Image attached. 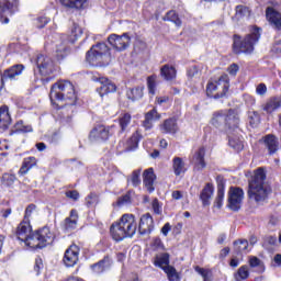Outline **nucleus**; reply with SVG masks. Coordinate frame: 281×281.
Returning <instances> with one entry per match:
<instances>
[{"instance_id": "obj_1", "label": "nucleus", "mask_w": 281, "mask_h": 281, "mask_svg": "<svg viewBox=\"0 0 281 281\" xmlns=\"http://www.w3.org/2000/svg\"><path fill=\"white\" fill-rule=\"evenodd\" d=\"M110 232L113 240L117 243L124 240V238H133L137 232V220H135V215L128 213L122 215L119 222L111 225Z\"/></svg>"}, {"instance_id": "obj_2", "label": "nucleus", "mask_w": 281, "mask_h": 281, "mask_svg": "<svg viewBox=\"0 0 281 281\" xmlns=\"http://www.w3.org/2000/svg\"><path fill=\"white\" fill-rule=\"evenodd\" d=\"M49 98L53 104H56V102H66L69 106H74L76 100H78L76 88H74V83L68 80H59L54 83L50 89Z\"/></svg>"}, {"instance_id": "obj_3", "label": "nucleus", "mask_w": 281, "mask_h": 281, "mask_svg": "<svg viewBox=\"0 0 281 281\" xmlns=\"http://www.w3.org/2000/svg\"><path fill=\"white\" fill-rule=\"evenodd\" d=\"M271 192V183L267 177H252L248 181V198L250 201H255L258 205L266 203Z\"/></svg>"}, {"instance_id": "obj_4", "label": "nucleus", "mask_w": 281, "mask_h": 281, "mask_svg": "<svg viewBox=\"0 0 281 281\" xmlns=\"http://www.w3.org/2000/svg\"><path fill=\"white\" fill-rule=\"evenodd\" d=\"M86 60L92 67H106L111 63V53L109 46L104 43H99L87 52Z\"/></svg>"}, {"instance_id": "obj_5", "label": "nucleus", "mask_w": 281, "mask_h": 281, "mask_svg": "<svg viewBox=\"0 0 281 281\" xmlns=\"http://www.w3.org/2000/svg\"><path fill=\"white\" fill-rule=\"evenodd\" d=\"M260 41V29H255L251 34L241 38L240 35H234L233 49L235 54H251L254 45Z\"/></svg>"}, {"instance_id": "obj_6", "label": "nucleus", "mask_w": 281, "mask_h": 281, "mask_svg": "<svg viewBox=\"0 0 281 281\" xmlns=\"http://www.w3.org/2000/svg\"><path fill=\"white\" fill-rule=\"evenodd\" d=\"M52 243H54V234H52L49 227H43L35 233H31L24 241L25 246L31 247V249H43Z\"/></svg>"}, {"instance_id": "obj_7", "label": "nucleus", "mask_w": 281, "mask_h": 281, "mask_svg": "<svg viewBox=\"0 0 281 281\" xmlns=\"http://www.w3.org/2000/svg\"><path fill=\"white\" fill-rule=\"evenodd\" d=\"M228 89L229 77H227V75H223L218 78V80L210 81L207 83L206 95L207 98H214V100H218L221 98H225Z\"/></svg>"}, {"instance_id": "obj_8", "label": "nucleus", "mask_w": 281, "mask_h": 281, "mask_svg": "<svg viewBox=\"0 0 281 281\" xmlns=\"http://www.w3.org/2000/svg\"><path fill=\"white\" fill-rule=\"evenodd\" d=\"M245 199V191L240 187H231L228 191V207L233 212H238Z\"/></svg>"}, {"instance_id": "obj_9", "label": "nucleus", "mask_w": 281, "mask_h": 281, "mask_svg": "<svg viewBox=\"0 0 281 281\" xmlns=\"http://www.w3.org/2000/svg\"><path fill=\"white\" fill-rule=\"evenodd\" d=\"M19 8L16 0H0V21L1 23H10V18Z\"/></svg>"}, {"instance_id": "obj_10", "label": "nucleus", "mask_w": 281, "mask_h": 281, "mask_svg": "<svg viewBox=\"0 0 281 281\" xmlns=\"http://www.w3.org/2000/svg\"><path fill=\"white\" fill-rule=\"evenodd\" d=\"M92 80L93 82H99L100 87L97 88V91L101 98L109 95V93H115L116 87L111 80H109V78L100 75H93Z\"/></svg>"}, {"instance_id": "obj_11", "label": "nucleus", "mask_w": 281, "mask_h": 281, "mask_svg": "<svg viewBox=\"0 0 281 281\" xmlns=\"http://www.w3.org/2000/svg\"><path fill=\"white\" fill-rule=\"evenodd\" d=\"M108 42L116 52H124L131 45V36L128 33L123 35L112 34L108 37Z\"/></svg>"}, {"instance_id": "obj_12", "label": "nucleus", "mask_w": 281, "mask_h": 281, "mask_svg": "<svg viewBox=\"0 0 281 281\" xmlns=\"http://www.w3.org/2000/svg\"><path fill=\"white\" fill-rule=\"evenodd\" d=\"M35 63L41 76H49V74H54V61H52V58L40 54L37 55Z\"/></svg>"}, {"instance_id": "obj_13", "label": "nucleus", "mask_w": 281, "mask_h": 281, "mask_svg": "<svg viewBox=\"0 0 281 281\" xmlns=\"http://www.w3.org/2000/svg\"><path fill=\"white\" fill-rule=\"evenodd\" d=\"M79 256H80V247H78V245L76 244L70 245L65 251L64 259H63L64 265L66 267H76V265H78Z\"/></svg>"}, {"instance_id": "obj_14", "label": "nucleus", "mask_w": 281, "mask_h": 281, "mask_svg": "<svg viewBox=\"0 0 281 281\" xmlns=\"http://www.w3.org/2000/svg\"><path fill=\"white\" fill-rule=\"evenodd\" d=\"M109 127L98 125L90 132L89 139L90 142H106V139H109Z\"/></svg>"}, {"instance_id": "obj_15", "label": "nucleus", "mask_w": 281, "mask_h": 281, "mask_svg": "<svg viewBox=\"0 0 281 281\" xmlns=\"http://www.w3.org/2000/svg\"><path fill=\"white\" fill-rule=\"evenodd\" d=\"M155 229V222L153 221V216L150 213L142 215L138 232L142 236H146V234H150Z\"/></svg>"}, {"instance_id": "obj_16", "label": "nucleus", "mask_w": 281, "mask_h": 281, "mask_svg": "<svg viewBox=\"0 0 281 281\" xmlns=\"http://www.w3.org/2000/svg\"><path fill=\"white\" fill-rule=\"evenodd\" d=\"M212 199H214V184L207 182L200 193V201L203 207H207L212 204Z\"/></svg>"}, {"instance_id": "obj_17", "label": "nucleus", "mask_w": 281, "mask_h": 281, "mask_svg": "<svg viewBox=\"0 0 281 281\" xmlns=\"http://www.w3.org/2000/svg\"><path fill=\"white\" fill-rule=\"evenodd\" d=\"M239 122L240 120L238 119V115L235 114L234 111L226 112V123L224 131H227L228 134L233 133V131L236 132V134H238V131H240L238 128Z\"/></svg>"}, {"instance_id": "obj_18", "label": "nucleus", "mask_w": 281, "mask_h": 281, "mask_svg": "<svg viewBox=\"0 0 281 281\" xmlns=\"http://www.w3.org/2000/svg\"><path fill=\"white\" fill-rule=\"evenodd\" d=\"M266 16L270 25H272L274 30H279L281 32V13L273 10L272 7H268L266 10Z\"/></svg>"}, {"instance_id": "obj_19", "label": "nucleus", "mask_w": 281, "mask_h": 281, "mask_svg": "<svg viewBox=\"0 0 281 281\" xmlns=\"http://www.w3.org/2000/svg\"><path fill=\"white\" fill-rule=\"evenodd\" d=\"M205 148L201 147L193 156L192 164L194 172H201L205 168Z\"/></svg>"}, {"instance_id": "obj_20", "label": "nucleus", "mask_w": 281, "mask_h": 281, "mask_svg": "<svg viewBox=\"0 0 281 281\" xmlns=\"http://www.w3.org/2000/svg\"><path fill=\"white\" fill-rule=\"evenodd\" d=\"M223 201H225V180L223 178L217 179V193L214 200V205L218 210L223 207Z\"/></svg>"}, {"instance_id": "obj_21", "label": "nucleus", "mask_w": 281, "mask_h": 281, "mask_svg": "<svg viewBox=\"0 0 281 281\" xmlns=\"http://www.w3.org/2000/svg\"><path fill=\"white\" fill-rule=\"evenodd\" d=\"M30 234H32V226L30 225L29 221L23 220L16 229L18 239L24 243Z\"/></svg>"}, {"instance_id": "obj_22", "label": "nucleus", "mask_w": 281, "mask_h": 281, "mask_svg": "<svg viewBox=\"0 0 281 281\" xmlns=\"http://www.w3.org/2000/svg\"><path fill=\"white\" fill-rule=\"evenodd\" d=\"M157 120H161V114L157 112V109L150 110L145 114V121L143 122L144 128H146V131H150L154 122H157Z\"/></svg>"}, {"instance_id": "obj_23", "label": "nucleus", "mask_w": 281, "mask_h": 281, "mask_svg": "<svg viewBox=\"0 0 281 281\" xmlns=\"http://www.w3.org/2000/svg\"><path fill=\"white\" fill-rule=\"evenodd\" d=\"M212 126L215 128H224L225 124H227V112H215L211 119Z\"/></svg>"}, {"instance_id": "obj_24", "label": "nucleus", "mask_w": 281, "mask_h": 281, "mask_svg": "<svg viewBox=\"0 0 281 281\" xmlns=\"http://www.w3.org/2000/svg\"><path fill=\"white\" fill-rule=\"evenodd\" d=\"M161 133H169L171 135H175L177 131H179V125L177 124V119H167L164 121V123L160 125Z\"/></svg>"}, {"instance_id": "obj_25", "label": "nucleus", "mask_w": 281, "mask_h": 281, "mask_svg": "<svg viewBox=\"0 0 281 281\" xmlns=\"http://www.w3.org/2000/svg\"><path fill=\"white\" fill-rule=\"evenodd\" d=\"M24 68L25 67L23 65H15L4 70V72L2 74V77L4 78V80H14L16 76H21V74H23Z\"/></svg>"}, {"instance_id": "obj_26", "label": "nucleus", "mask_w": 281, "mask_h": 281, "mask_svg": "<svg viewBox=\"0 0 281 281\" xmlns=\"http://www.w3.org/2000/svg\"><path fill=\"white\" fill-rule=\"evenodd\" d=\"M160 76L167 81L175 80L177 78V68L166 64L160 68Z\"/></svg>"}, {"instance_id": "obj_27", "label": "nucleus", "mask_w": 281, "mask_h": 281, "mask_svg": "<svg viewBox=\"0 0 281 281\" xmlns=\"http://www.w3.org/2000/svg\"><path fill=\"white\" fill-rule=\"evenodd\" d=\"M263 144L268 148L269 155H274V153H278V138H276V136L272 134L263 137Z\"/></svg>"}, {"instance_id": "obj_28", "label": "nucleus", "mask_w": 281, "mask_h": 281, "mask_svg": "<svg viewBox=\"0 0 281 281\" xmlns=\"http://www.w3.org/2000/svg\"><path fill=\"white\" fill-rule=\"evenodd\" d=\"M228 145L231 146V148H234V150L240 151L244 148V144H243V137L234 134V133H229L228 134Z\"/></svg>"}, {"instance_id": "obj_29", "label": "nucleus", "mask_w": 281, "mask_h": 281, "mask_svg": "<svg viewBox=\"0 0 281 281\" xmlns=\"http://www.w3.org/2000/svg\"><path fill=\"white\" fill-rule=\"evenodd\" d=\"M12 123V119L10 117V112H8V106L3 105L0 108V128H8Z\"/></svg>"}, {"instance_id": "obj_30", "label": "nucleus", "mask_w": 281, "mask_h": 281, "mask_svg": "<svg viewBox=\"0 0 281 281\" xmlns=\"http://www.w3.org/2000/svg\"><path fill=\"white\" fill-rule=\"evenodd\" d=\"M59 3L65 8H71L75 10H82L87 5V0H59Z\"/></svg>"}, {"instance_id": "obj_31", "label": "nucleus", "mask_w": 281, "mask_h": 281, "mask_svg": "<svg viewBox=\"0 0 281 281\" xmlns=\"http://www.w3.org/2000/svg\"><path fill=\"white\" fill-rule=\"evenodd\" d=\"M279 106H281L280 99L274 97V98L269 99L266 102V104L263 105V111H266V113L271 115V113L278 111Z\"/></svg>"}, {"instance_id": "obj_32", "label": "nucleus", "mask_w": 281, "mask_h": 281, "mask_svg": "<svg viewBox=\"0 0 281 281\" xmlns=\"http://www.w3.org/2000/svg\"><path fill=\"white\" fill-rule=\"evenodd\" d=\"M109 267H111V261L109 260V257H106L98 263L92 265L91 269L94 273H104Z\"/></svg>"}, {"instance_id": "obj_33", "label": "nucleus", "mask_w": 281, "mask_h": 281, "mask_svg": "<svg viewBox=\"0 0 281 281\" xmlns=\"http://www.w3.org/2000/svg\"><path fill=\"white\" fill-rule=\"evenodd\" d=\"M78 225V211L71 210L70 216L65 220L66 229H76Z\"/></svg>"}, {"instance_id": "obj_34", "label": "nucleus", "mask_w": 281, "mask_h": 281, "mask_svg": "<svg viewBox=\"0 0 281 281\" xmlns=\"http://www.w3.org/2000/svg\"><path fill=\"white\" fill-rule=\"evenodd\" d=\"M234 249L236 254H249V241L247 239H239L234 241Z\"/></svg>"}, {"instance_id": "obj_35", "label": "nucleus", "mask_w": 281, "mask_h": 281, "mask_svg": "<svg viewBox=\"0 0 281 281\" xmlns=\"http://www.w3.org/2000/svg\"><path fill=\"white\" fill-rule=\"evenodd\" d=\"M36 166V158L29 157L23 160L22 167L20 168V175H27L29 170H32Z\"/></svg>"}, {"instance_id": "obj_36", "label": "nucleus", "mask_w": 281, "mask_h": 281, "mask_svg": "<svg viewBox=\"0 0 281 281\" xmlns=\"http://www.w3.org/2000/svg\"><path fill=\"white\" fill-rule=\"evenodd\" d=\"M82 36V27L78 24H74L68 36V43H76Z\"/></svg>"}, {"instance_id": "obj_37", "label": "nucleus", "mask_w": 281, "mask_h": 281, "mask_svg": "<svg viewBox=\"0 0 281 281\" xmlns=\"http://www.w3.org/2000/svg\"><path fill=\"white\" fill-rule=\"evenodd\" d=\"M173 170L175 175L179 177V175H183L186 172V164L183 162V159L180 157L173 158Z\"/></svg>"}, {"instance_id": "obj_38", "label": "nucleus", "mask_w": 281, "mask_h": 281, "mask_svg": "<svg viewBox=\"0 0 281 281\" xmlns=\"http://www.w3.org/2000/svg\"><path fill=\"white\" fill-rule=\"evenodd\" d=\"M143 95H144V88L137 87V88H132L127 91V98L133 101L139 100L140 98H143Z\"/></svg>"}, {"instance_id": "obj_39", "label": "nucleus", "mask_w": 281, "mask_h": 281, "mask_svg": "<svg viewBox=\"0 0 281 281\" xmlns=\"http://www.w3.org/2000/svg\"><path fill=\"white\" fill-rule=\"evenodd\" d=\"M155 265L161 268L164 271V267H170V255L162 254L156 258Z\"/></svg>"}, {"instance_id": "obj_40", "label": "nucleus", "mask_w": 281, "mask_h": 281, "mask_svg": "<svg viewBox=\"0 0 281 281\" xmlns=\"http://www.w3.org/2000/svg\"><path fill=\"white\" fill-rule=\"evenodd\" d=\"M164 271L167 274L169 281H179V273L177 272V269H175V267L166 266L164 267Z\"/></svg>"}, {"instance_id": "obj_41", "label": "nucleus", "mask_w": 281, "mask_h": 281, "mask_svg": "<svg viewBox=\"0 0 281 281\" xmlns=\"http://www.w3.org/2000/svg\"><path fill=\"white\" fill-rule=\"evenodd\" d=\"M249 278V268L247 266H241L237 273H235V280L241 281L247 280Z\"/></svg>"}, {"instance_id": "obj_42", "label": "nucleus", "mask_w": 281, "mask_h": 281, "mask_svg": "<svg viewBox=\"0 0 281 281\" xmlns=\"http://www.w3.org/2000/svg\"><path fill=\"white\" fill-rule=\"evenodd\" d=\"M147 89L151 95H155L157 89V75H151L147 78Z\"/></svg>"}, {"instance_id": "obj_43", "label": "nucleus", "mask_w": 281, "mask_h": 281, "mask_svg": "<svg viewBox=\"0 0 281 281\" xmlns=\"http://www.w3.org/2000/svg\"><path fill=\"white\" fill-rule=\"evenodd\" d=\"M119 124L121 126V131H126L128 125L131 124V114L124 113L119 119Z\"/></svg>"}, {"instance_id": "obj_44", "label": "nucleus", "mask_w": 281, "mask_h": 281, "mask_svg": "<svg viewBox=\"0 0 281 281\" xmlns=\"http://www.w3.org/2000/svg\"><path fill=\"white\" fill-rule=\"evenodd\" d=\"M139 146V134L135 133L132 137L127 140V150H135Z\"/></svg>"}, {"instance_id": "obj_45", "label": "nucleus", "mask_w": 281, "mask_h": 281, "mask_svg": "<svg viewBox=\"0 0 281 281\" xmlns=\"http://www.w3.org/2000/svg\"><path fill=\"white\" fill-rule=\"evenodd\" d=\"M235 10H236L235 16L237 21L243 19V16H249L250 14L249 8L245 5H237Z\"/></svg>"}, {"instance_id": "obj_46", "label": "nucleus", "mask_w": 281, "mask_h": 281, "mask_svg": "<svg viewBox=\"0 0 281 281\" xmlns=\"http://www.w3.org/2000/svg\"><path fill=\"white\" fill-rule=\"evenodd\" d=\"M165 21H171V23H175L178 27H181V19H179V15H177V12L169 11L166 14Z\"/></svg>"}, {"instance_id": "obj_47", "label": "nucleus", "mask_w": 281, "mask_h": 281, "mask_svg": "<svg viewBox=\"0 0 281 281\" xmlns=\"http://www.w3.org/2000/svg\"><path fill=\"white\" fill-rule=\"evenodd\" d=\"M56 56L58 60H63L67 56V44L60 43L56 48Z\"/></svg>"}, {"instance_id": "obj_48", "label": "nucleus", "mask_w": 281, "mask_h": 281, "mask_svg": "<svg viewBox=\"0 0 281 281\" xmlns=\"http://www.w3.org/2000/svg\"><path fill=\"white\" fill-rule=\"evenodd\" d=\"M246 177H267V168L259 167V168L255 169L252 172L247 171Z\"/></svg>"}, {"instance_id": "obj_49", "label": "nucleus", "mask_w": 281, "mask_h": 281, "mask_svg": "<svg viewBox=\"0 0 281 281\" xmlns=\"http://www.w3.org/2000/svg\"><path fill=\"white\" fill-rule=\"evenodd\" d=\"M15 131L16 133H32V125H25L23 124V121H19L15 124Z\"/></svg>"}, {"instance_id": "obj_50", "label": "nucleus", "mask_w": 281, "mask_h": 281, "mask_svg": "<svg viewBox=\"0 0 281 281\" xmlns=\"http://www.w3.org/2000/svg\"><path fill=\"white\" fill-rule=\"evenodd\" d=\"M144 186L148 190V192H155V178L153 177H145L144 178Z\"/></svg>"}, {"instance_id": "obj_51", "label": "nucleus", "mask_w": 281, "mask_h": 281, "mask_svg": "<svg viewBox=\"0 0 281 281\" xmlns=\"http://www.w3.org/2000/svg\"><path fill=\"white\" fill-rule=\"evenodd\" d=\"M32 214H36V205L30 204L24 214V221H27L30 223V218H32Z\"/></svg>"}, {"instance_id": "obj_52", "label": "nucleus", "mask_w": 281, "mask_h": 281, "mask_svg": "<svg viewBox=\"0 0 281 281\" xmlns=\"http://www.w3.org/2000/svg\"><path fill=\"white\" fill-rule=\"evenodd\" d=\"M128 203H131V194L126 193L125 195L119 198L116 205L122 207V205H128Z\"/></svg>"}, {"instance_id": "obj_53", "label": "nucleus", "mask_w": 281, "mask_h": 281, "mask_svg": "<svg viewBox=\"0 0 281 281\" xmlns=\"http://www.w3.org/2000/svg\"><path fill=\"white\" fill-rule=\"evenodd\" d=\"M98 202V195H95V193H90L87 198H86V203L89 206L93 205V203Z\"/></svg>"}, {"instance_id": "obj_54", "label": "nucleus", "mask_w": 281, "mask_h": 281, "mask_svg": "<svg viewBox=\"0 0 281 281\" xmlns=\"http://www.w3.org/2000/svg\"><path fill=\"white\" fill-rule=\"evenodd\" d=\"M41 269H43V259L36 258L34 266V271L36 272V276H41Z\"/></svg>"}, {"instance_id": "obj_55", "label": "nucleus", "mask_w": 281, "mask_h": 281, "mask_svg": "<svg viewBox=\"0 0 281 281\" xmlns=\"http://www.w3.org/2000/svg\"><path fill=\"white\" fill-rule=\"evenodd\" d=\"M151 207H153L154 214H161V206L159 205V200L154 199L151 203Z\"/></svg>"}, {"instance_id": "obj_56", "label": "nucleus", "mask_w": 281, "mask_h": 281, "mask_svg": "<svg viewBox=\"0 0 281 281\" xmlns=\"http://www.w3.org/2000/svg\"><path fill=\"white\" fill-rule=\"evenodd\" d=\"M256 93L258 95H265V93H267V86L265 83H259L256 88Z\"/></svg>"}, {"instance_id": "obj_57", "label": "nucleus", "mask_w": 281, "mask_h": 281, "mask_svg": "<svg viewBox=\"0 0 281 281\" xmlns=\"http://www.w3.org/2000/svg\"><path fill=\"white\" fill-rule=\"evenodd\" d=\"M66 196L68 199H72V201H78V199L80 198V193H78V191H68L66 192Z\"/></svg>"}, {"instance_id": "obj_58", "label": "nucleus", "mask_w": 281, "mask_h": 281, "mask_svg": "<svg viewBox=\"0 0 281 281\" xmlns=\"http://www.w3.org/2000/svg\"><path fill=\"white\" fill-rule=\"evenodd\" d=\"M195 271H196V273H199L200 276H202V278H203L204 281H207V270H205V269H203V268L196 266V267H195Z\"/></svg>"}, {"instance_id": "obj_59", "label": "nucleus", "mask_w": 281, "mask_h": 281, "mask_svg": "<svg viewBox=\"0 0 281 281\" xmlns=\"http://www.w3.org/2000/svg\"><path fill=\"white\" fill-rule=\"evenodd\" d=\"M47 23H49L48 18H38L37 19V27H40V29H43L44 26H46Z\"/></svg>"}, {"instance_id": "obj_60", "label": "nucleus", "mask_w": 281, "mask_h": 281, "mask_svg": "<svg viewBox=\"0 0 281 281\" xmlns=\"http://www.w3.org/2000/svg\"><path fill=\"white\" fill-rule=\"evenodd\" d=\"M1 181L2 186H7V188H10L14 183V178L3 177Z\"/></svg>"}, {"instance_id": "obj_61", "label": "nucleus", "mask_w": 281, "mask_h": 281, "mask_svg": "<svg viewBox=\"0 0 281 281\" xmlns=\"http://www.w3.org/2000/svg\"><path fill=\"white\" fill-rule=\"evenodd\" d=\"M127 183H132L134 188H137V186L142 183V180L139 179V177H132L127 180Z\"/></svg>"}, {"instance_id": "obj_62", "label": "nucleus", "mask_w": 281, "mask_h": 281, "mask_svg": "<svg viewBox=\"0 0 281 281\" xmlns=\"http://www.w3.org/2000/svg\"><path fill=\"white\" fill-rule=\"evenodd\" d=\"M228 74H231V76H236V74H238V65L237 64H233L228 67Z\"/></svg>"}, {"instance_id": "obj_63", "label": "nucleus", "mask_w": 281, "mask_h": 281, "mask_svg": "<svg viewBox=\"0 0 281 281\" xmlns=\"http://www.w3.org/2000/svg\"><path fill=\"white\" fill-rule=\"evenodd\" d=\"M249 265L250 267H260V260L258 257H250Z\"/></svg>"}, {"instance_id": "obj_64", "label": "nucleus", "mask_w": 281, "mask_h": 281, "mask_svg": "<svg viewBox=\"0 0 281 281\" xmlns=\"http://www.w3.org/2000/svg\"><path fill=\"white\" fill-rule=\"evenodd\" d=\"M170 229H172V226H170V223H166L161 228V234H164V236H168Z\"/></svg>"}]
</instances>
